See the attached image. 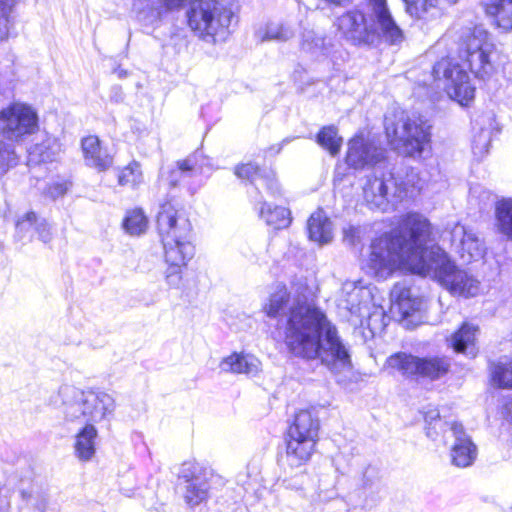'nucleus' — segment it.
Listing matches in <instances>:
<instances>
[{"label":"nucleus","instance_id":"c9c22d12","mask_svg":"<svg viewBox=\"0 0 512 512\" xmlns=\"http://www.w3.org/2000/svg\"><path fill=\"white\" fill-rule=\"evenodd\" d=\"M147 218L140 209L128 212L124 219L123 226L131 235H140L147 228Z\"/></svg>","mask_w":512,"mask_h":512},{"label":"nucleus","instance_id":"7ed1b4c3","mask_svg":"<svg viewBox=\"0 0 512 512\" xmlns=\"http://www.w3.org/2000/svg\"><path fill=\"white\" fill-rule=\"evenodd\" d=\"M52 402L61 410L66 422L83 425L75 435L74 451L80 461L91 460L98 436L95 424L110 420L116 409L115 399L103 391L82 390L64 384Z\"/></svg>","mask_w":512,"mask_h":512},{"label":"nucleus","instance_id":"a19ab883","mask_svg":"<svg viewBox=\"0 0 512 512\" xmlns=\"http://www.w3.org/2000/svg\"><path fill=\"white\" fill-rule=\"evenodd\" d=\"M235 174L241 179H247L251 183H254L258 179H262L261 171L259 167L253 163H247L237 166Z\"/></svg>","mask_w":512,"mask_h":512},{"label":"nucleus","instance_id":"f03ea898","mask_svg":"<svg viewBox=\"0 0 512 512\" xmlns=\"http://www.w3.org/2000/svg\"><path fill=\"white\" fill-rule=\"evenodd\" d=\"M263 310L268 317L278 320L293 355L307 360L319 359L335 373L351 367L349 351L336 327L320 309L310 305L305 296L277 285Z\"/></svg>","mask_w":512,"mask_h":512},{"label":"nucleus","instance_id":"f3484780","mask_svg":"<svg viewBox=\"0 0 512 512\" xmlns=\"http://www.w3.org/2000/svg\"><path fill=\"white\" fill-rule=\"evenodd\" d=\"M378 471L375 467L367 466L356 478L355 488L349 493V499L355 506L368 507L375 502L379 491Z\"/></svg>","mask_w":512,"mask_h":512},{"label":"nucleus","instance_id":"c03bdc74","mask_svg":"<svg viewBox=\"0 0 512 512\" xmlns=\"http://www.w3.org/2000/svg\"><path fill=\"white\" fill-rule=\"evenodd\" d=\"M34 231H35L34 233H36L38 235V238L43 243H48L52 239V233H51L50 225L43 218H39L38 217V220L36 222L35 230Z\"/></svg>","mask_w":512,"mask_h":512},{"label":"nucleus","instance_id":"0eeeda50","mask_svg":"<svg viewBox=\"0 0 512 512\" xmlns=\"http://www.w3.org/2000/svg\"><path fill=\"white\" fill-rule=\"evenodd\" d=\"M319 427V420L311 411L301 410L295 415L286 439V461L291 467H299L310 459Z\"/></svg>","mask_w":512,"mask_h":512},{"label":"nucleus","instance_id":"37998d69","mask_svg":"<svg viewBox=\"0 0 512 512\" xmlns=\"http://www.w3.org/2000/svg\"><path fill=\"white\" fill-rule=\"evenodd\" d=\"M184 266L168 265L165 271V281L171 288H178L182 281V269Z\"/></svg>","mask_w":512,"mask_h":512},{"label":"nucleus","instance_id":"aec40b11","mask_svg":"<svg viewBox=\"0 0 512 512\" xmlns=\"http://www.w3.org/2000/svg\"><path fill=\"white\" fill-rule=\"evenodd\" d=\"M370 301L371 292L369 289L356 282L347 281L343 283L338 300L340 308L347 310L351 315L363 317L364 311L368 310Z\"/></svg>","mask_w":512,"mask_h":512},{"label":"nucleus","instance_id":"bb28decb","mask_svg":"<svg viewBox=\"0 0 512 512\" xmlns=\"http://www.w3.org/2000/svg\"><path fill=\"white\" fill-rule=\"evenodd\" d=\"M259 216L267 223L276 229L287 227L290 222V211L282 206H275L272 208L266 202H261L259 208Z\"/></svg>","mask_w":512,"mask_h":512},{"label":"nucleus","instance_id":"9b49d317","mask_svg":"<svg viewBox=\"0 0 512 512\" xmlns=\"http://www.w3.org/2000/svg\"><path fill=\"white\" fill-rule=\"evenodd\" d=\"M436 79L444 81V89L452 100L467 106L474 99L475 87L470 83L469 75L449 59H441L433 67Z\"/></svg>","mask_w":512,"mask_h":512},{"label":"nucleus","instance_id":"f257e3e1","mask_svg":"<svg viewBox=\"0 0 512 512\" xmlns=\"http://www.w3.org/2000/svg\"><path fill=\"white\" fill-rule=\"evenodd\" d=\"M433 242L429 220L422 214L408 213L396 229L373 241L368 266L378 278H387L394 270L404 268L436 280L454 295H477L479 281L458 269Z\"/></svg>","mask_w":512,"mask_h":512},{"label":"nucleus","instance_id":"f704fd0d","mask_svg":"<svg viewBox=\"0 0 512 512\" xmlns=\"http://www.w3.org/2000/svg\"><path fill=\"white\" fill-rule=\"evenodd\" d=\"M294 34V30L287 25L269 23L266 25L263 34H261V31L258 32V37L262 42L266 40L287 41L291 39Z\"/></svg>","mask_w":512,"mask_h":512},{"label":"nucleus","instance_id":"3c124183","mask_svg":"<svg viewBox=\"0 0 512 512\" xmlns=\"http://www.w3.org/2000/svg\"><path fill=\"white\" fill-rule=\"evenodd\" d=\"M349 231H350V232H354V231H355V228L350 227V228H349ZM347 232H348V230H346V231H345V234H347Z\"/></svg>","mask_w":512,"mask_h":512},{"label":"nucleus","instance_id":"ea45409f","mask_svg":"<svg viewBox=\"0 0 512 512\" xmlns=\"http://www.w3.org/2000/svg\"><path fill=\"white\" fill-rule=\"evenodd\" d=\"M18 162L12 145L0 140V173H5Z\"/></svg>","mask_w":512,"mask_h":512},{"label":"nucleus","instance_id":"5701e85b","mask_svg":"<svg viewBox=\"0 0 512 512\" xmlns=\"http://www.w3.org/2000/svg\"><path fill=\"white\" fill-rule=\"evenodd\" d=\"M307 228L310 240L319 245L328 244L333 238L332 222L322 210L310 216Z\"/></svg>","mask_w":512,"mask_h":512},{"label":"nucleus","instance_id":"b1692460","mask_svg":"<svg viewBox=\"0 0 512 512\" xmlns=\"http://www.w3.org/2000/svg\"><path fill=\"white\" fill-rule=\"evenodd\" d=\"M476 333L477 327L464 323L451 337L450 343L454 351L475 357L477 354Z\"/></svg>","mask_w":512,"mask_h":512},{"label":"nucleus","instance_id":"c85d7f7f","mask_svg":"<svg viewBox=\"0 0 512 512\" xmlns=\"http://www.w3.org/2000/svg\"><path fill=\"white\" fill-rule=\"evenodd\" d=\"M391 297L394 301L393 306L398 309L403 317L419 309L420 303L416 299H412L411 290L399 284H396L392 291Z\"/></svg>","mask_w":512,"mask_h":512},{"label":"nucleus","instance_id":"dca6fc26","mask_svg":"<svg viewBox=\"0 0 512 512\" xmlns=\"http://www.w3.org/2000/svg\"><path fill=\"white\" fill-rule=\"evenodd\" d=\"M451 243L465 261L479 260L485 247L477 233L464 225L456 224L451 231Z\"/></svg>","mask_w":512,"mask_h":512},{"label":"nucleus","instance_id":"423d86ee","mask_svg":"<svg viewBox=\"0 0 512 512\" xmlns=\"http://www.w3.org/2000/svg\"><path fill=\"white\" fill-rule=\"evenodd\" d=\"M232 10L220 0H192L186 10L188 27L204 42H225L231 34Z\"/></svg>","mask_w":512,"mask_h":512},{"label":"nucleus","instance_id":"c756f323","mask_svg":"<svg viewBox=\"0 0 512 512\" xmlns=\"http://www.w3.org/2000/svg\"><path fill=\"white\" fill-rule=\"evenodd\" d=\"M60 146L55 139L47 138L41 143L35 144L29 151L30 163H46L55 160Z\"/></svg>","mask_w":512,"mask_h":512},{"label":"nucleus","instance_id":"2f4dec72","mask_svg":"<svg viewBox=\"0 0 512 512\" xmlns=\"http://www.w3.org/2000/svg\"><path fill=\"white\" fill-rule=\"evenodd\" d=\"M493 383L501 388H512V361L500 360L490 365Z\"/></svg>","mask_w":512,"mask_h":512},{"label":"nucleus","instance_id":"79ce46f5","mask_svg":"<svg viewBox=\"0 0 512 512\" xmlns=\"http://www.w3.org/2000/svg\"><path fill=\"white\" fill-rule=\"evenodd\" d=\"M69 189V183L62 181V182H52L46 185V187L43 190V195L55 200L59 197H62L66 194V192Z\"/></svg>","mask_w":512,"mask_h":512},{"label":"nucleus","instance_id":"603ef678","mask_svg":"<svg viewBox=\"0 0 512 512\" xmlns=\"http://www.w3.org/2000/svg\"><path fill=\"white\" fill-rule=\"evenodd\" d=\"M427 435H428V436H431L430 428H428Z\"/></svg>","mask_w":512,"mask_h":512},{"label":"nucleus","instance_id":"4c0bfd02","mask_svg":"<svg viewBox=\"0 0 512 512\" xmlns=\"http://www.w3.org/2000/svg\"><path fill=\"white\" fill-rule=\"evenodd\" d=\"M38 216L34 211H29L16 222V235L20 240H31L34 234Z\"/></svg>","mask_w":512,"mask_h":512},{"label":"nucleus","instance_id":"864d4df0","mask_svg":"<svg viewBox=\"0 0 512 512\" xmlns=\"http://www.w3.org/2000/svg\"><path fill=\"white\" fill-rule=\"evenodd\" d=\"M151 512H161V511H159L158 509H154Z\"/></svg>","mask_w":512,"mask_h":512},{"label":"nucleus","instance_id":"58836bf2","mask_svg":"<svg viewBox=\"0 0 512 512\" xmlns=\"http://www.w3.org/2000/svg\"><path fill=\"white\" fill-rule=\"evenodd\" d=\"M142 172L137 162L130 163L118 176V183L121 186L135 187L142 182Z\"/></svg>","mask_w":512,"mask_h":512},{"label":"nucleus","instance_id":"ddd939ff","mask_svg":"<svg viewBox=\"0 0 512 512\" xmlns=\"http://www.w3.org/2000/svg\"><path fill=\"white\" fill-rule=\"evenodd\" d=\"M494 45L488 41L487 33L475 29L464 41L461 57L469 64L470 70L476 77L484 79L493 69L490 55Z\"/></svg>","mask_w":512,"mask_h":512},{"label":"nucleus","instance_id":"4be33fe9","mask_svg":"<svg viewBox=\"0 0 512 512\" xmlns=\"http://www.w3.org/2000/svg\"><path fill=\"white\" fill-rule=\"evenodd\" d=\"M260 365V361L252 355L233 353L220 362L219 368L222 372L254 376L260 370Z\"/></svg>","mask_w":512,"mask_h":512},{"label":"nucleus","instance_id":"72a5a7b5","mask_svg":"<svg viewBox=\"0 0 512 512\" xmlns=\"http://www.w3.org/2000/svg\"><path fill=\"white\" fill-rule=\"evenodd\" d=\"M404 2L407 12L419 19H425L428 15L434 16L438 12V0H404Z\"/></svg>","mask_w":512,"mask_h":512},{"label":"nucleus","instance_id":"412c9836","mask_svg":"<svg viewBox=\"0 0 512 512\" xmlns=\"http://www.w3.org/2000/svg\"><path fill=\"white\" fill-rule=\"evenodd\" d=\"M84 161L87 166L105 171L113 164V157L106 148L101 146V142L97 136H87L81 141Z\"/></svg>","mask_w":512,"mask_h":512},{"label":"nucleus","instance_id":"a18cd8bd","mask_svg":"<svg viewBox=\"0 0 512 512\" xmlns=\"http://www.w3.org/2000/svg\"><path fill=\"white\" fill-rule=\"evenodd\" d=\"M283 484H284L285 488H287V489L300 491L303 489L304 476L298 475V476L290 478V479H284Z\"/></svg>","mask_w":512,"mask_h":512},{"label":"nucleus","instance_id":"cd10ccee","mask_svg":"<svg viewBox=\"0 0 512 512\" xmlns=\"http://www.w3.org/2000/svg\"><path fill=\"white\" fill-rule=\"evenodd\" d=\"M495 221L498 232L512 240V199H502L496 203Z\"/></svg>","mask_w":512,"mask_h":512},{"label":"nucleus","instance_id":"8fccbe9b","mask_svg":"<svg viewBox=\"0 0 512 512\" xmlns=\"http://www.w3.org/2000/svg\"><path fill=\"white\" fill-rule=\"evenodd\" d=\"M46 506H47V501L46 499H43L41 500L38 504H37V509L40 511V512H44L45 509H46Z\"/></svg>","mask_w":512,"mask_h":512},{"label":"nucleus","instance_id":"39448f33","mask_svg":"<svg viewBox=\"0 0 512 512\" xmlns=\"http://www.w3.org/2000/svg\"><path fill=\"white\" fill-rule=\"evenodd\" d=\"M157 231L165 262L168 265L186 266L194 255L189 219L170 202L164 203L157 215Z\"/></svg>","mask_w":512,"mask_h":512},{"label":"nucleus","instance_id":"9d476101","mask_svg":"<svg viewBox=\"0 0 512 512\" xmlns=\"http://www.w3.org/2000/svg\"><path fill=\"white\" fill-rule=\"evenodd\" d=\"M387 366L397 370L404 376H418L436 380L445 375L450 367V362L445 357H417L405 352L391 355Z\"/></svg>","mask_w":512,"mask_h":512},{"label":"nucleus","instance_id":"e433bc0d","mask_svg":"<svg viewBox=\"0 0 512 512\" xmlns=\"http://www.w3.org/2000/svg\"><path fill=\"white\" fill-rule=\"evenodd\" d=\"M302 49L316 54L326 50L325 38L313 29H305L302 33Z\"/></svg>","mask_w":512,"mask_h":512},{"label":"nucleus","instance_id":"f8f14e48","mask_svg":"<svg viewBox=\"0 0 512 512\" xmlns=\"http://www.w3.org/2000/svg\"><path fill=\"white\" fill-rule=\"evenodd\" d=\"M38 129V117L29 106L14 103L0 110V135L10 141H21Z\"/></svg>","mask_w":512,"mask_h":512},{"label":"nucleus","instance_id":"a878e982","mask_svg":"<svg viewBox=\"0 0 512 512\" xmlns=\"http://www.w3.org/2000/svg\"><path fill=\"white\" fill-rule=\"evenodd\" d=\"M484 6L500 28L512 29V0H484Z\"/></svg>","mask_w":512,"mask_h":512},{"label":"nucleus","instance_id":"09e8293b","mask_svg":"<svg viewBox=\"0 0 512 512\" xmlns=\"http://www.w3.org/2000/svg\"><path fill=\"white\" fill-rule=\"evenodd\" d=\"M439 417L440 415L438 410H430L425 413V420L430 424H432L433 421H438Z\"/></svg>","mask_w":512,"mask_h":512},{"label":"nucleus","instance_id":"7c9ffc66","mask_svg":"<svg viewBox=\"0 0 512 512\" xmlns=\"http://www.w3.org/2000/svg\"><path fill=\"white\" fill-rule=\"evenodd\" d=\"M316 140L332 156L337 155L342 146V138L338 135V129L333 125L323 127L317 134Z\"/></svg>","mask_w":512,"mask_h":512},{"label":"nucleus","instance_id":"393cba45","mask_svg":"<svg viewBox=\"0 0 512 512\" xmlns=\"http://www.w3.org/2000/svg\"><path fill=\"white\" fill-rule=\"evenodd\" d=\"M198 171H199V167L197 164V155L193 154V155L188 156L184 160L177 161L176 167L171 168L167 171H164L162 173V178L171 187H176L185 178L192 177Z\"/></svg>","mask_w":512,"mask_h":512},{"label":"nucleus","instance_id":"2eb2a0df","mask_svg":"<svg viewBox=\"0 0 512 512\" xmlns=\"http://www.w3.org/2000/svg\"><path fill=\"white\" fill-rule=\"evenodd\" d=\"M384 150L362 136H356L348 143L346 163L354 169H363L379 163Z\"/></svg>","mask_w":512,"mask_h":512},{"label":"nucleus","instance_id":"a211bd4d","mask_svg":"<svg viewBox=\"0 0 512 512\" xmlns=\"http://www.w3.org/2000/svg\"><path fill=\"white\" fill-rule=\"evenodd\" d=\"M447 425L452 436L455 438L451 449L452 463L461 468L472 465L477 456L476 445L466 434L462 424L453 422Z\"/></svg>","mask_w":512,"mask_h":512},{"label":"nucleus","instance_id":"6e6552de","mask_svg":"<svg viewBox=\"0 0 512 512\" xmlns=\"http://www.w3.org/2000/svg\"><path fill=\"white\" fill-rule=\"evenodd\" d=\"M215 477L211 468L197 462H185L178 472L184 502L194 508L210 497L212 480Z\"/></svg>","mask_w":512,"mask_h":512},{"label":"nucleus","instance_id":"1a4fd4ad","mask_svg":"<svg viewBox=\"0 0 512 512\" xmlns=\"http://www.w3.org/2000/svg\"><path fill=\"white\" fill-rule=\"evenodd\" d=\"M391 143L408 156L421 155L430 143V126L420 118H408L395 125L386 126Z\"/></svg>","mask_w":512,"mask_h":512},{"label":"nucleus","instance_id":"473e14b6","mask_svg":"<svg viewBox=\"0 0 512 512\" xmlns=\"http://www.w3.org/2000/svg\"><path fill=\"white\" fill-rule=\"evenodd\" d=\"M16 0H0V40H6L14 28Z\"/></svg>","mask_w":512,"mask_h":512},{"label":"nucleus","instance_id":"6ab92c4d","mask_svg":"<svg viewBox=\"0 0 512 512\" xmlns=\"http://www.w3.org/2000/svg\"><path fill=\"white\" fill-rule=\"evenodd\" d=\"M395 181L392 176L384 177H368L363 186V197L370 209H379L385 211L389 205L391 195L389 190L394 187Z\"/></svg>","mask_w":512,"mask_h":512},{"label":"nucleus","instance_id":"4468645a","mask_svg":"<svg viewBox=\"0 0 512 512\" xmlns=\"http://www.w3.org/2000/svg\"><path fill=\"white\" fill-rule=\"evenodd\" d=\"M186 0H132V12L147 31H154L173 10L181 8Z\"/></svg>","mask_w":512,"mask_h":512},{"label":"nucleus","instance_id":"49530a36","mask_svg":"<svg viewBox=\"0 0 512 512\" xmlns=\"http://www.w3.org/2000/svg\"><path fill=\"white\" fill-rule=\"evenodd\" d=\"M405 186V190H408L407 186H411L414 189L421 190L422 185L419 183L418 174L415 172L414 169H411L410 172L407 174V181L403 183Z\"/></svg>","mask_w":512,"mask_h":512},{"label":"nucleus","instance_id":"de8ad7c7","mask_svg":"<svg viewBox=\"0 0 512 512\" xmlns=\"http://www.w3.org/2000/svg\"><path fill=\"white\" fill-rule=\"evenodd\" d=\"M261 180L264 182L267 190L270 191L272 195L275 196L280 193V187L278 185V182L273 177L265 176L262 177Z\"/></svg>","mask_w":512,"mask_h":512},{"label":"nucleus","instance_id":"20e7f679","mask_svg":"<svg viewBox=\"0 0 512 512\" xmlns=\"http://www.w3.org/2000/svg\"><path fill=\"white\" fill-rule=\"evenodd\" d=\"M334 25L340 39L357 47L376 46L381 41L399 45L405 40L386 0H366L338 16Z\"/></svg>","mask_w":512,"mask_h":512}]
</instances>
